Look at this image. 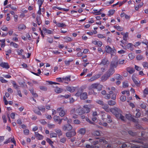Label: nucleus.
<instances>
[{
	"label": "nucleus",
	"mask_w": 148,
	"mask_h": 148,
	"mask_svg": "<svg viewBox=\"0 0 148 148\" xmlns=\"http://www.w3.org/2000/svg\"><path fill=\"white\" fill-rule=\"evenodd\" d=\"M110 112L115 115L116 118L118 119H121L123 121H125V118L122 115V111L121 109L115 107L110 109Z\"/></svg>",
	"instance_id": "1"
},
{
	"label": "nucleus",
	"mask_w": 148,
	"mask_h": 148,
	"mask_svg": "<svg viewBox=\"0 0 148 148\" xmlns=\"http://www.w3.org/2000/svg\"><path fill=\"white\" fill-rule=\"evenodd\" d=\"M115 72L114 69L110 68L106 73L101 77V80L102 81H105L107 80L111 75L113 74Z\"/></svg>",
	"instance_id": "2"
},
{
	"label": "nucleus",
	"mask_w": 148,
	"mask_h": 148,
	"mask_svg": "<svg viewBox=\"0 0 148 148\" xmlns=\"http://www.w3.org/2000/svg\"><path fill=\"white\" fill-rule=\"evenodd\" d=\"M126 118L129 120L132 121L134 123H138V119H136L132 116L130 114H126L125 115Z\"/></svg>",
	"instance_id": "3"
},
{
	"label": "nucleus",
	"mask_w": 148,
	"mask_h": 148,
	"mask_svg": "<svg viewBox=\"0 0 148 148\" xmlns=\"http://www.w3.org/2000/svg\"><path fill=\"white\" fill-rule=\"evenodd\" d=\"M76 134V132L73 129L71 131L66 132V136L67 137L71 138L75 136Z\"/></svg>",
	"instance_id": "4"
},
{
	"label": "nucleus",
	"mask_w": 148,
	"mask_h": 148,
	"mask_svg": "<svg viewBox=\"0 0 148 148\" xmlns=\"http://www.w3.org/2000/svg\"><path fill=\"white\" fill-rule=\"evenodd\" d=\"M118 61L116 60H113L111 62L110 64V68L114 69V68H116L118 65Z\"/></svg>",
	"instance_id": "5"
},
{
	"label": "nucleus",
	"mask_w": 148,
	"mask_h": 148,
	"mask_svg": "<svg viewBox=\"0 0 148 148\" xmlns=\"http://www.w3.org/2000/svg\"><path fill=\"white\" fill-rule=\"evenodd\" d=\"M0 66L3 68L8 69L10 68V66L8 63L5 62H2L0 61Z\"/></svg>",
	"instance_id": "6"
},
{
	"label": "nucleus",
	"mask_w": 148,
	"mask_h": 148,
	"mask_svg": "<svg viewBox=\"0 0 148 148\" xmlns=\"http://www.w3.org/2000/svg\"><path fill=\"white\" fill-rule=\"evenodd\" d=\"M100 86H101L98 83H95L92 84L89 88V89H98V87H99Z\"/></svg>",
	"instance_id": "7"
},
{
	"label": "nucleus",
	"mask_w": 148,
	"mask_h": 148,
	"mask_svg": "<svg viewBox=\"0 0 148 148\" xmlns=\"http://www.w3.org/2000/svg\"><path fill=\"white\" fill-rule=\"evenodd\" d=\"M72 126L70 124L66 125H64L62 127V129L64 131L66 130L69 131L72 129Z\"/></svg>",
	"instance_id": "8"
},
{
	"label": "nucleus",
	"mask_w": 148,
	"mask_h": 148,
	"mask_svg": "<svg viewBox=\"0 0 148 148\" xmlns=\"http://www.w3.org/2000/svg\"><path fill=\"white\" fill-rule=\"evenodd\" d=\"M109 64V62L108 61V59L105 58L101 60V61L100 64H103V65H106L108 66Z\"/></svg>",
	"instance_id": "9"
},
{
	"label": "nucleus",
	"mask_w": 148,
	"mask_h": 148,
	"mask_svg": "<svg viewBox=\"0 0 148 148\" xmlns=\"http://www.w3.org/2000/svg\"><path fill=\"white\" fill-rule=\"evenodd\" d=\"M53 87L55 88L54 90L55 92L58 93H60L63 91V89L60 88L58 86H56L55 87L53 86Z\"/></svg>",
	"instance_id": "10"
},
{
	"label": "nucleus",
	"mask_w": 148,
	"mask_h": 148,
	"mask_svg": "<svg viewBox=\"0 0 148 148\" xmlns=\"http://www.w3.org/2000/svg\"><path fill=\"white\" fill-rule=\"evenodd\" d=\"M143 140V138H140L138 139L132 140V142L137 143L143 144V143L142 141Z\"/></svg>",
	"instance_id": "11"
},
{
	"label": "nucleus",
	"mask_w": 148,
	"mask_h": 148,
	"mask_svg": "<svg viewBox=\"0 0 148 148\" xmlns=\"http://www.w3.org/2000/svg\"><path fill=\"white\" fill-rule=\"evenodd\" d=\"M132 79L134 82L137 86H140V81H137L136 78L133 77V76L132 77Z\"/></svg>",
	"instance_id": "12"
},
{
	"label": "nucleus",
	"mask_w": 148,
	"mask_h": 148,
	"mask_svg": "<svg viewBox=\"0 0 148 148\" xmlns=\"http://www.w3.org/2000/svg\"><path fill=\"white\" fill-rule=\"evenodd\" d=\"M87 94L86 92L82 93L80 97L81 99L85 100L87 98Z\"/></svg>",
	"instance_id": "13"
},
{
	"label": "nucleus",
	"mask_w": 148,
	"mask_h": 148,
	"mask_svg": "<svg viewBox=\"0 0 148 148\" xmlns=\"http://www.w3.org/2000/svg\"><path fill=\"white\" fill-rule=\"evenodd\" d=\"M75 87H71L69 86H67L66 87V90L71 92H73L75 90Z\"/></svg>",
	"instance_id": "14"
},
{
	"label": "nucleus",
	"mask_w": 148,
	"mask_h": 148,
	"mask_svg": "<svg viewBox=\"0 0 148 148\" xmlns=\"http://www.w3.org/2000/svg\"><path fill=\"white\" fill-rule=\"evenodd\" d=\"M35 136L38 140H42L43 138V136L39 134L37 132H35Z\"/></svg>",
	"instance_id": "15"
},
{
	"label": "nucleus",
	"mask_w": 148,
	"mask_h": 148,
	"mask_svg": "<svg viewBox=\"0 0 148 148\" xmlns=\"http://www.w3.org/2000/svg\"><path fill=\"white\" fill-rule=\"evenodd\" d=\"M102 119L103 120H104L105 119H106L107 118H109L111 117V116L110 115L105 113L102 115Z\"/></svg>",
	"instance_id": "16"
},
{
	"label": "nucleus",
	"mask_w": 148,
	"mask_h": 148,
	"mask_svg": "<svg viewBox=\"0 0 148 148\" xmlns=\"http://www.w3.org/2000/svg\"><path fill=\"white\" fill-rule=\"evenodd\" d=\"M126 70L130 74L133 73L135 71L134 68L131 67L127 68Z\"/></svg>",
	"instance_id": "17"
},
{
	"label": "nucleus",
	"mask_w": 148,
	"mask_h": 148,
	"mask_svg": "<svg viewBox=\"0 0 148 148\" xmlns=\"http://www.w3.org/2000/svg\"><path fill=\"white\" fill-rule=\"evenodd\" d=\"M83 90V89L82 88H79L78 91H77V92L75 94V95L79 97V96H81V95L82 94V92Z\"/></svg>",
	"instance_id": "18"
},
{
	"label": "nucleus",
	"mask_w": 148,
	"mask_h": 148,
	"mask_svg": "<svg viewBox=\"0 0 148 148\" xmlns=\"http://www.w3.org/2000/svg\"><path fill=\"white\" fill-rule=\"evenodd\" d=\"M83 107L84 108V110L85 113H88L90 112V109L88 107V105H85L83 106Z\"/></svg>",
	"instance_id": "19"
},
{
	"label": "nucleus",
	"mask_w": 148,
	"mask_h": 148,
	"mask_svg": "<svg viewBox=\"0 0 148 148\" xmlns=\"http://www.w3.org/2000/svg\"><path fill=\"white\" fill-rule=\"evenodd\" d=\"M108 104L110 106H113L116 104V102L114 100H109L108 101Z\"/></svg>",
	"instance_id": "20"
},
{
	"label": "nucleus",
	"mask_w": 148,
	"mask_h": 148,
	"mask_svg": "<svg viewBox=\"0 0 148 148\" xmlns=\"http://www.w3.org/2000/svg\"><path fill=\"white\" fill-rule=\"evenodd\" d=\"M106 51L107 53H111L112 52V48L110 46H107L106 47Z\"/></svg>",
	"instance_id": "21"
},
{
	"label": "nucleus",
	"mask_w": 148,
	"mask_h": 148,
	"mask_svg": "<svg viewBox=\"0 0 148 148\" xmlns=\"http://www.w3.org/2000/svg\"><path fill=\"white\" fill-rule=\"evenodd\" d=\"M86 129L84 128H82L79 129L78 133L82 135H84L86 133Z\"/></svg>",
	"instance_id": "22"
},
{
	"label": "nucleus",
	"mask_w": 148,
	"mask_h": 148,
	"mask_svg": "<svg viewBox=\"0 0 148 148\" xmlns=\"http://www.w3.org/2000/svg\"><path fill=\"white\" fill-rule=\"evenodd\" d=\"M26 26H25L23 24H19L18 26V28L19 30L21 31L23 29H24L25 28Z\"/></svg>",
	"instance_id": "23"
},
{
	"label": "nucleus",
	"mask_w": 148,
	"mask_h": 148,
	"mask_svg": "<svg viewBox=\"0 0 148 148\" xmlns=\"http://www.w3.org/2000/svg\"><path fill=\"white\" fill-rule=\"evenodd\" d=\"M77 113L78 115H81L85 113L84 109L83 108H82L78 110Z\"/></svg>",
	"instance_id": "24"
},
{
	"label": "nucleus",
	"mask_w": 148,
	"mask_h": 148,
	"mask_svg": "<svg viewBox=\"0 0 148 148\" xmlns=\"http://www.w3.org/2000/svg\"><path fill=\"white\" fill-rule=\"evenodd\" d=\"M36 21L38 25H40L42 23V21L41 20L39 16H37L36 18Z\"/></svg>",
	"instance_id": "25"
},
{
	"label": "nucleus",
	"mask_w": 148,
	"mask_h": 148,
	"mask_svg": "<svg viewBox=\"0 0 148 148\" xmlns=\"http://www.w3.org/2000/svg\"><path fill=\"white\" fill-rule=\"evenodd\" d=\"M57 25L58 27H64L66 26V25L64 23H57Z\"/></svg>",
	"instance_id": "26"
},
{
	"label": "nucleus",
	"mask_w": 148,
	"mask_h": 148,
	"mask_svg": "<svg viewBox=\"0 0 148 148\" xmlns=\"http://www.w3.org/2000/svg\"><path fill=\"white\" fill-rule=\"evenodd\" d=\"M113 27H114V28L120 31H121L123 30V28L119 26H117L116 25H114Z\"/></svg>",
	"instance_id": "27"
},
{
	"label": "nucleus",
	"mask_w": 148,
	"mask_h": 148,
	"mask_svg": "<svg viewBox=\"0 0 148 148\" xmlns=\"http://www.w3.org/2000/svg\"><path fill=\"white\" fill-rule=\"evenodd\" d=\"M56 132L57 133L58 136H61L62 135V131L59 129H56Z\"/></svg>",
	"instance_id": "28"
},
{
	"label": "nucleus",
	"mask_w": 148,
	"mask_h": 148,
	"mask_svg": "<svg viewBox=\"0 0 148 148\" xmlns=\"http://www.w3.org/2000/svg\"><path fill=\"white\" fill-rule=\"evenodd\" d=\"M71 77L70 76H69L67 77H66L65 78H63V82L64 81H67L69 82L71 80L70 79Z\"/></svg>",
	"instance_id": "29"
},
{
	"label": "nucleus",
	"mask_w": 148,
	"mask_h": 148,
	"mask_svg": "<svg viewBox=\"0 0 148 148\" xmlns=\"http://www.w3.org/2000/svg\"><path fill=\"white\" fill-rule=\"evenodd\" d=\"M23 50L22 49H21V50L18 49L17 51L18 55L20 56L22 55V53L23 52Z\"/></svg>",
	"instance_id": "30"
},
{
	"label": "nucleus",
	"mask_w": 148,
	"mask_h": 148,
	"mask_svg": "<svg viewBox=\"0 0 148 148\" xmlns=\"http://www.w3.org/2000/svg\"><path fill=\"white\" fill-rule=\"evenodd\" d=\"M38 108L39 110L41 111L42 112H45V108L44 106H43L41 107H38Z\"/></svg>",
	"instance_id": "31"
},
{
	"label": "nucleus",
	"mask_w": 148,
	"mask_h": 148,
	"mask_svg": "<svg viewBox=\"0 0 148 148\" xmlns=\"http://www.w3.org/2000/svg\"><path fill=\"white\" fill-rule=\"evenodd\" d=\"M60 116L56 115L55 116L53 117V119L55 122H58L59 121Z\"/></svg>",
	"instance_id": "32"
},
{
	"label": "nucleus",
	"mask_w": 148,
	"mask_h": 148,
	"mask_svg": "<svg viewBox=\"0 0 148 148\" xmlns=\"http://www.w3.org/2000/svg\"><path fill=\"white\" fill-rule=\"evenodd\" d=\"M64 39L65 40L66 42L71 41L72 40V39L69 37H65Z\"/></svg>",
	"instance_id": "33"
},
{
	"label": "nucleus",
	"mask_w": 148,
	"mask_h": 148,
	"mask_svg": "<svg viewBox=\"0 0 148 148\" xmlns=\"http://www.w3.org/2000/svg\"><path fill=\"white\" fill-rule=\"evenodd\" d=\"M65 115V112L63 110H61V111L60 112L59 115L61 117Z\"/></svg>",
	"instance_id": "34"
},
{
	"label": "nucleus",
	"mask_w": 148,
	"mask_h": 148,
	"mask_svg": "<svg viewBox=\"0 0 148 148\" xmlns=\"http://www.w3.org/2000/svg\"><path fill=\"white\" fill-rule=\"evenodd\" d=\"M90 91L89 92V93L90 95L93 94L94 95H96L97 94V93L95 92L94 89H89Z\"/></svg>",
	"instance_id": "35"
},
{
	"label": "nucleus",
	"mask_w": 148,
	"mask_h": 148,
	"mask_svg": "<svg viewBox=\"0 0 148 148\" xmlns=\"http://www.w3.org/2000/svg\"><path fill=\"white\" fill-rule=\"evenodd\" d=\"M40 88L41 90L44 91H46L47 89V88L45 86H40Z\"/></svg>",
	"instance_id": "36"
},
{
	"label": "nucleus",
	"mask_w": 148,
	"mask_h": 148,
	"mask_svg": "<svg viewBox=\"0 0 148 148\" xmlns=\"http://www.w3.org/2000/svg\"><path fill=\"white\" fill-rule=\"evenodd\" d=\"M46 141L49 143V145H51V144H53V142L49 138H47L46 139Z\"/></svg>",
	"instance_id": "37"
},
{
	"label": "nucleus",
	"mask_w": 148,
	"mask_h": 148,
	"mask_svg": "<svg viewBox=\"0 0 148 148\" xmlns=\"http://www.w3.org/2000/svg\"><path fill=\"white\" fill-rule=\"evenodd\" d=\"M115 12V10H110L108 12L109 14H108V15L110 16L112 15Z\"/></svg>",
	"instance_id": "38"
},
{
	"label": "nucleus",
	"mask_w": 148,
	"mask_h": 148,
	"mask_svg": "<svg viewBox=\"0 0 148 148\" xmlns=\"http://www.w3.org/2000/svg\"><path fill=\"white\" fill-rule=\"evenodd\" d=\"M0 81L2 83H6L8 81L5 80L3 77H0Z\"/></svg>",
	"instance_id": "39"
},
{
	"label": "nucleus",
	"mask_w": 148,
	"mask_h": 148,
	"mask_svg": "<svg viewBox=\"0 0 148 148\" xmlns=\"http://www.w3.org/2000/svg\"><path fill=\"white\" fill-rule=\"evenodd\" d=\"M44 0H38V3L39 5V6L41 7L42 5Z\"/></svg>",
	"instance_id": "40"
},
{
	"label": "nucleus",
	"mask_w": 148,
	"mask_h": 148,
	"mask_svg": "<svg viewBox=\"0 0 148 148\" xmlns=\"http://www.w3.org/2000/svg\"><path fill=\"white\" fill-rule=\"evenodd\" d=\"M122 93L123 94H127V96H129L130 95V92L129 91L125 90L123 91L122 92Z\"/></svg>",
	"instance_id": "41"
},
{
	"label": "nucleus",
	"mask_w": 148,
	"mask_h": 148,
	"mask_svg": "<svg viewBox=\"0 0 148 148\" xmlns=\"http://www.w3.org/2000/svg\"><path fill=\"white\" fill-rule=\"evenodd\" d=\"M11 45H12V46L15 48H17L18 47V45L17 44L13 42H11L10 44Z\"/></svg>",
	"instance_id": "42"
},
{
	"label": "nucleus",
	"mask_w": 148,
	"mask_h": 148,
	"mask_svg": "<svg viewBox=\"0 0 148 148\" xmlns=\"http://www.w3.org/2000/svg\"><path fill=\"white\" fill-rule=\"evenodd\" d=\"M126 99V96H122L120 97V100L122 101H124Z\"/></svg>",
	"instance_id": "43"
},
{
	"label": "nucleus",
	"mask_w": 148,
	"mask_h": 148,
	"mask_svg": "<svg viewBox=\"0 0 148 148\" xmlns=\"http://www.w3.org/2000/svg\"><path fill=\"white\" fill-rule=\"evenodd\" d=\"M143 58V57L142 56L140 55H138L136 56V59L138 60H140Z\"/></svg>",
	"instance_id": "44"
},
{
	"label": "nucleus",
	"mask_w": 148,
	"mask_h": 148,
	"mask_svg": "<svg viewBox=\"0 0 148 148\" xmlns=\"http://www.w3.org/2000/svg\"><path fill=\"white\" fill-rule=\"evenodd\" d=\"M57 135L56 133H53L50 134V137L51 138L53 137H56Z\"/></svg>",
	"instance_id": "45"
},
{
	"label": "nucleus",
	"mask_w": 148,
	"mask_h": 148,
	"mask_svg": "<svg viewBox=\"0 0 148 148\" xmlns=\"http://www.w3.org/2000/svg\"><path fill=\"white\" fill-rule=\"evenodd\" d=\"M128 86V84L127 82H124L123 83V88H127Z\"/></svg>",
	"instance_id": "46"
},
{
	"label": "nucleus",
	"mask_w": 148,
	"mask_h": 148,
	"mask_svg": "<svg viewBox=\"0 0 148 148\" xmlns=\"http://www.w3.org/2000/svg\"><path fill=\"white\" fill-rule=\"evenodd\" d=\"M12 84L13 85V87L16 89H17L18 87L19 86H18L17 85L15 82L14 81H13L12 82Z\"/></svg>",
	"instance_id": "47"
},
{
	"label": "nucleus",
	"mask_w": 148,
	"mask_h": 148,
	"mask_svg": "<svg viewBox=\"0 0 148 148\" xmlns=\"http://www.w3.org/2000/svg\"><path fill=\"white\" fill-rule=\"evenodd\" d=\"M56 81L59 82H63V78L60 77L58 78H56Z\"/></svg>",
	"instance_id": "48"
},
{
	"label": "nucleus",
	"mask_w": 148,
	"mask_h": 148,
	"mask_svg": "<svg viewBox=\"0 0 148 148\" xmlns=\"http://www.w3.org/2000/svg\"><path fill=\"white\" fill-rule=\"evenodd\" d=\"M93 134L95 136H99L100 135V133L98 131H96L93 132Z\"/></svg>",
	"instance_id": "49"
},
{
	"label": "nucleus",
	"mask_w": 148,
	"mask_h": 148,
	"mask_svg": "<svg viewBox=\"0 0 148 148\" xmlns=\"http://www.w3.org/2000/svg\"><path fill=\"white\" fill-rule=\"evenodd\" d=\"M3 100L5 104V105H7L8 104V102L7 100L6 99L5 96H4L3 97Z\"/></svg>",
	"instance_id": "50"
},
{
	"label": "nucleus",
	"mask_w": 148,
	"mask_h": 148,
	"mask_svg": "<svg viewBox=\"0 0 148 148\" xmlns=\"http://www.w3.org/2000/svg\"><path fill=\"white\" fill-rule=\"evenodd\" d=\"M123 77L122 76L119 74H117L116 75V79L118 80L121 79V78Z\"/></svg>",
	"instance_id": "51"
},
{
	"label": "nucleus",
	"mask_w": 148,
	"mask_h": 148,
	"mask_svg": "<svg viewBox=\"0 0 148 148\" xmlns=\"http://www.w3.org/2000/svg\"><path fill=\"white\" fill-rule=\"evenodd\" d=\"M86 121L89 123L91 124H94V123L93 122L91 121L88 118H86Z\"/></svg>",
	"instance_id": "52"
},
{
	"label": "nucleus",
	"mask_w": 148,
	"mask_h": 148,
	"mask_svg": "<svg viewBox=\"0 0 148 148\" xmlns=\"http://www.w3.org/2000/svg\"><path fill=\"white\" fill-rule=\"evenodd\" d=\"M103 106L102 108H103L105 110H107L108 109V108L109 106L108 105H107V104L103 105Z\"/></svg>",
	"instance_id": "53"
},
{
	"label": "nucleus",
	"mask_w": 148,
	"mask_h": 148,
	"mask_svg": "<svg viewBox=\"0 0 148 148\" xmlns=\"http://www.w3.org/2000/svg\"><path fill=\"white\" fill-rule=\"evenodd\" d=\"M2 118L4 123H6L7 122L6 117L5 115H3L2 116Z\"/></svg>",
	"instance_id": "54"
},
{
	"label": "nucleus",
	"mask_w": 148,
	"mask_h": 148,
	"mask_svg": "<svg viewBox=\"0 0 148 148\" xmlns=\"http://www.w3.org/2000/svg\"><path fill=\"white\" fill-rule=\"evenodd\" d=\"M74 123L76 124H79L80 123V121L78 119H75L74 121Z\"/></svg>",
	"instance_id": "55"
},
{
	"label": "nucleus",
	"mask_w": 148,
	"mask_h": 148,
	"mask_svg": "<svg viewBox=\"0 0 148 148\" xmlns=\"http://www.w3.org/2000/svg\"><path fill=\"white\" fill-rule=\"evenodd\" d=\"M128 37V33L127 32L125 34V35L124 36H123V40H124L126 41L127 38Z\"/></svg>",
	"instance_id": "56"
},
{
	"label": "nucleus",
	"mask_w": 148,
	"mask_h": 148,
	"mask_svg": "<svg viewBox=\"0 0 148 148\" xmlns=\"http://www.w3.org/2000/svg\"><path fill=\"white\" fill-rule=\"evenodd\" d=\"M73 60H69V61H65V64L66 66H69L71 62H72Z\"/></svg>",
	"instance_id": "57"
},
{
	"label": "nucleus",
	"mask_w": 148,
	"mask_h": 148,
	"mask_svg": "<svg viewBox=\"0 0 148 148\" xmlns=\"http://www.w3.org/2000/svg\"><path fill=\"white\" fill-rule=\"evenodd\" d=\"M96 102L99 104L102 105H103V101L101 100H97L96 101Z\"/></svg>",
	"instance_id": "58"
},
{
	"label": "nucleus",
	"mask_w": 148,
	"mask_h": 148,
	"mask_svg": "<svg viewBox=\"0 0 148 148\" xmlns=\"http://www.w3.org/2000/svg\"><path fill=\"white\" fill-rule=\"evenodd\" d=\"M10 138V141H11L15 145H16V142L14 139V138L13 137L12 138L11 137V138Z\"/></svg>",
	"instance_id": "59"
},
{
	"label": "nucleus",
	"mask_w": 148,
	"mask_h": 148,
	"mask_svg": "<svg viewBox=\"0 0 148 148\" xmlns=\"http://www.w3.org/2000/svg\"><path fill=\"white\" fill-rule=\"evenodd\" d=\"M128 56L129 57V58L131 60L133 59L134 58V56L132 54V53H130L129 54Z\"/></svg>",
	"instance_id": "60"
},
{
	"label": "nucleus",
	"mask_w": 148,
	"mask_h": 148,
	"mask_svg": "<svg viewBox=\"0 0 148 148\" xmlns=\"http://www.w3.org/2000/svg\"><path fill=\"white\" fill-rule=\"evenodd\" d=\"M47 41L50 43H51L53 42V39L52 38H48L47 39Z\"/></svg>",
	"instance_id": "61"
},
{
	"label": "nucleus",
	"mask_w": 148,
	"mask_h": 148,
	"mask_svg": "<svg viewBox=\"0 0 148 148\" xmlns=\"http://www.w3.org/2000/svg\"><path fill=\"white\" fill-rule=\"evenodd\" d=\"M66 141V138L65 137L62 138L60 140V141L62 143H64Z\"/></svg>",
	"instance_id": "62"
},
{
	"label": "nucleus",
	"mask_w": 148,
	"mask_h": 148,
	"mask_svg": "<svg viewBox=\"0 0 148 148\" xmlns=\"http://www.w3.org/2000/svg\"><path fill=\"white\" fill-rule=\"evenodd\" d=\"M48 127L50 128H54L55 127V125L54 124H49L48 125Z\"/></svg>",
	"instance_id": "63"
},
{
	"label": "nucleus",
	"mask_w": 148,
	"mask_h": 148,
	"mask_svg": "<svg viewBox=\"0 0 148 148\" xmlns=\"http://www.w3.org/2000/svg\"><path fill=\"white\" fill-rule=\"evenodd\" d=\"M141 114L139 112H138L136 114L135 116V117L136 118H138L140 117V116Z\"/></svg>",
	"instance_id": "64"
}]
</instances>
